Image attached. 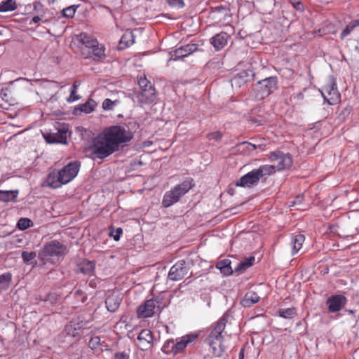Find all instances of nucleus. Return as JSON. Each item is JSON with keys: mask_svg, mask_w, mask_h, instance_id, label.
<instances>
[{"mask_svg": "<svg viewBox=\"0 0 359 359\" xmlns=\"http://www.w3.org/2000/svg\"><path fill=\"white\" fill-rule=\"evenodd\" d=\"M133 137L131 131L116 125L105 128L93 139L92 149L98 158L102 159L127 146Z\"/></svg>", "mask_w": 359, "mask_h": 359, "instance_id": "f257e3e1", "label": "nucleus"}, {"mask_svg": "<svg viewBox=\"0 0 359 359\" xmlns=\"http://www.w3.org/2000/svg\"><path fill=\"white\" fill-rule=\"evenodd\" d=\"M81 163L72 161L62 169H54L47 176L46 185L52 189H57L74 180L80 170Z\"/></svg>", "mask_w": 359, "mask_h": 359, "instance_id": "f03ea898", "label": "nucleus"}, {"mask_svg": "<svg viewBox=\"0 0 359 359\" xmlns=\"http://www.w3.org/2000/svg\"><path fill=\"white\" fill-rule=\"evenodd\" d=\"M230 316L224 313L214 325L206 338V342L215 357H220L225 351L224 343V332Z\"/></svg>", "mask_w": 359, "mask_h": 359, "instance_id": "7ed1b4c3", "label": "nucleus"}, {"mask_svg": "<svg viewBox=\"0 0 359 359\" xmlns=\"http://www.w3.org/2000/svg\"><path fill=\"white\" fill-rule=\"evenodd\" d=\"M67 248L57 240L49 241L43 245L39 252V258L45 262H54L59 257L67 253Z\"/></svg>", "mask_w": 359, "mask_h": 359, "instance_id": "20e7f679", "label": "nucleus"}, {"mask_svg": "<svg viewBox=\"0 0 359 359\" xmlns=\"http://www.w3.org/2000/svg\"><path fill=\"white\" fill-rule=\"evenodd\" d=\"M274 173L275 167L273 165L268 164L262 165L243 176L236 182V185L243 187H250L257 184L261 178L271 175Z\"/></svg>", "mask_w": 359, "mask_h": 359, "instance_id": "39448f33", "label": "nucleus"}, {"mask_svg": "<svg viewBox=\"0 0 359 359\" xmlns=\"http://www.w3.org/2000/svg\"><path fill=\"white\" fill-rule=\"evenodd\" d=\"M321 94L329 104L333 105L341 100V95L338 91L336 79L331 76L327 83L322 87Z\"/></svg>", "mask_w": 359, "mask_h": 359, "instance_id": "423d86ee", "label": "nucleus"}, {"mask_svg": "<svg viewBox=\"0 0 359 359\" xmlns=\"http://www.w3.org/2000/svg\"><path fill=\"white\" fill-rule=\"evenodd\" d=\"M277 86V78L270 76L257 82L256 86V97L263 100L269 97Z\"/></svg>", "mask_w": 359, "mask_h": 359, "instance_id": "0eeeda50", "label": "nucleus"}, {"mask_svg": "<svg viewBox=\"0 0 359 359\" xmlns=\"http://www.w3.org/2000/svg\"><path fill=\"white\" fill-rule=\"evenodd\" d=\"M269 159L271 162L278 161L276 165H273L275 167V172L282 171L285 169H289L292 163V157L290 154H285L280 151H276L269 153Z\"/></svg>", "mask_w": 359, "mask_h": 359, "instance_id": "6e6552de", "label": "nucleus"}, {"mask_svg": "<svg viewBox=\"0 0 359 359\" xmlns=\"http://www.w3.org/2000/svg\"><path fill=\"white\" fill-rule=\"evenodd\" d=\"M160 310L159 301L157 298H152L146 300L140 305L137 310L138 318H147L152 317Z\"/></svg>", "mask_w": 359, "mask_h": 359, "instance_id": "1a4fd4ad", "label": "nucleus"}, {"mask_svg": "<svg viewBox=\"0 0 359 359\" xmlns=\"http://www.w3.org/2000/svg\"><path fill=\"white\" fill-rule=\"evenodd\" d=\"M209 17L217 24L227 25L231 18V11L226 6H217L211 8Z\"/></svg>", "mask_w": 359, "mask_h": 359, "instance_id": "9d476101", "label": "nucleus"}, {"mask_svg": "<svg viewBox=\"0 0 359 359\" xmlns=\"http://www.w3.org/2000/svg\"><path fill=\"white\" fill-rule=\"evenodd\" d=\"M88 323L86 320H73L65 326V331L68 336L78 337L83 334L85 330L88 328Z\"/></svg>", "mask_w": 359, "mask_h": 359, "instance_id": "9b49d317", "label": "nucleus"}, {"mask_svg": "<svg viewBox=\"0 0 359 359\" xmlns=\"http://www.w3.org/2000/svg\"><path fill=\"white\" fill-rule=\"evenodd\" d=\"M154 345V335L149 329H143L137 337V346L142 351H148Z\"/></svg>", "mask_w": 359, "mask_h": 359, "instance_id": "f8f14e48", "label": "nucleus"}, {"mask_svg": "<svg viewBox=\"0 0 359 359\" xmlns=\"http://www.w3.org/2000/svg\"><path fill=\"white\" fill-rule=\"evenodd\" d=\"M188 273V269L184 260L176 262L170 269L168 278L173 281L182 280Z\"/></svg>", "mask_w": 359, "mask_h": 359, "instance_id": "ddd939ff", "label": "nucleus"}, {"mask_svg": "<svg viewBox=\"0 0 359 359\" xmlns=\"http://www.w3.org/2000/svg\"><path fill=\"white\" fill-rule=\"evenodd\" d=\"M346 301V298L343 295H332L326 302L329 312L335 313L339 311L344 306Z\"/></svg>", "mask_w": 359, "mask_h": 359, "instance_id": "4468645a", "label": "nucleus"}, {"mask_svg": "<svg viewBox=\"0 0 359 359\" xmlns=\"http://www.w3.org/2000/svg\"><path fill=\"white\" fill-rule=\"evenodd\" d=\"M76 39L80 44L79 47L82 53H83L85 48H87L88 51L91 48H94L96 45H98V41L95 37L85 32L76 35Z\"/></svg>", "mask_w": 359, "mask_h": 359, "instance_id": "2eb2a0df", "label": "nucleus"}, {"mask_svg": "<svg viewBox=\"0 0 359 359\" xmlns=\"http://www.w3.org/2000/svg\"><path fill=\"white\" fill-rule=\"evenodd\" d=\"M105 48L103 46L96 45L94 48H91L88 50V54L85 55L84 53H81L85 59L91 60L93 61L99 62L105 59Z\"/></svg>", "mask_w": 359, "mask_h": 359, "instance_id": "dca6fc26", "label": "nucleus"}, {"mask_svg": "<svg viewBox=\"0 0 359 359\" xmlns=\"http://www.w3.org/2000/svg\"><path fill=\"white\" fill-rule=\"evenodd\" d=\"M137 97L141 103L149 104L154 102L156 97L155 88L150 86L149 88L140 90Z\"/></svg>", "mask_w": 359, "mask_h": 359, "instance_id": "f3484780", "label": "nucleus"}, {"mask_svg": "<svg viewBox=\"0 0 359 359\" xmlns=\"http://www.w3.org/2000/svg\"><path fill=\"white\" fill-rule=\"evenodd\" d=\"M197 48V45L194 43L182 46L174 51V60L183 59L191 53L195 52Z\"/></svg>", "mask_w": 359, "mask_h": 359, "instance_id": "a211bd4d", "label": "nucleus"}, {"mask_svg": "<svg viewBox=\"0 0 359 359\" xmlns=\"http://www.w3.org/2000/svg\"><path fill=\"white\" fill-rule=\"evenodd\" d=\"M197 339V335H186L182 337L180 341H174V355L181 353L187 346Z\"/></svg>", "mask_w": 359, "mask_h": 359, "instance_id": "6ab92c4d", "label": "nucleus"}, {"mask_svg": "<svg viewBox=\"0 0 359 359\" xmlns=\"http://www.w3.org/2000/svg\"><path fill=\"white\" fill-rule=\"evenodd\" d=\"M229 37L227 33L222 32L210 39V43L215 50H219L226 45Z\"/></svg>", "mask_w": 359, "mask_h": 359, "instance_id": "aec40b11", "label": "nucleus"}, {"mask_svg": "<svg viewBox=\"0 0 359 359\" xmlns=\"http://www.w3.org/2000/svg\"><path fill=\"white\" fill-rule=\"evenodd\" d=\"M192 179L184 180L181 184L176 185L173 189V191L177 196L179 199L185 195L194 186Z\"/></svg>", "mask_w": 359, "mask_h": 359, "instance_id": "412c9836", "label": "nucleus"}, {"mask_svg": "<svg viewBox=\"0 0 359 359\" xmlns=\"http://www.w3.org/2000/svg\"><path fill=\"white\" fill-rule=\"evenodd\" d=\"M121 302V298L118 295L114 294L109 295L105 300L107 309L110 312L116 311L118 309Z\"/></svg>", "mask_w": 359, "mask_h": 359, "instance_id": "4be33fe9", "label": "nucleus"}, {"mask_svg": "<svg viewBox=\"0 0 359 359\" xmlns=\"http://www.w3.org/2000/svg\"><path fill=\"white\" fill-rule=\"evenodd\" d=\"M305 237L303 234H297L291 238L292 255L297 253L304 243Z\"/></svg>", "mask_w": 359, "mask_h": 359, "instance_id": "5701e85b", "label": "nucleus"}, {"mask_svg": "<svg viewBox=\"0 0 359 359\" xmlns=\"http://www.w3.org/2000/svg\"><path fill=\"white\" fill-rule=\"evenodd\" d=\"M259 295L254 291L248 292L241 301V304L245 307H250L259 301Z\"/></svg>", "mask_w": 359, "mask_h": 359, "instance_id": "b1692460", "label": "nucleus"}, {"mask_svg": "<svg viewBox=\"0 0 359 359\" xmlns=\"http://www.w3.org/2000/svg\"><path fill=\"white\" fill-rule=\"evenodd\" d=\"M179 200L180 199L175 194L173 190L171 189L165 193L162 201V205L165 208H168L178 202Z\"/></svg>", "mask_w": 359, "mask_h": 359, "instance_id": "393cba45", "label": "nucleus"}, {"mask_svg": "<svg viewBox=\"0 0 359 359\" xmlns=\"http://www.w3.org/2000/svg\"><path fill=\"white\" fill-rule=\"evenodd\" d=\"M240 70L241 71L233 78V81L239 86L245 83L248 80V77L253 74L250 69H240Z\"/></svg>", "mask_w": 359, "mask_h": 359, "instance_id": "a878e982", "label": "nucleus"}, {"mask_svg": "<svg viewBox=\"0 0 359 359\" xmlns=\"http://www.w3.org/2000/svg\"><path fill=\"white\" fill-rule=\"evenodd\" d=\"M135 35L133 32L127 31L121 36L119 45L121 48L129 47L135 43Z\"/></svg>", "mask_w": 359, "mask_h": 359, "instance_id": "bb28decb", "label": "nucleus"}, {"mask_svg": "<svg viewBox=\"0 0 359 359\" xmlns=\"http://www.w3.org/2000/svg\"><path fill=\"white\" fill-rule=\"evenodd\" d=\"M231 260L229 259H224L218 262L216 264L217 269H219L221 273L225 276H229L233 273V269L231 266Z\"/></svg>", "mask_w": 359, "mask_h": 359, "instance_id": "cd10ccee", "label": "nucleus"}, {"mask_svg": "<svg viewBox=\"0 0 359 359\" xmlns=\"http://www.w3.org/2000/svg\"><path fill=\"white\" fill-rule=\"evenodd\" d=\"M255 260V259L252 256L245 259V260L238 264L237 266L234 269L235 271L238 273H242L245 271L246 269H248L249 267L252 266L254 264Z\"/></svg>", "mask_w": 359, "mask_h": 359, "instance_id": "c85d7f7f", "label": "nucleus"}, {"mask_svg": "<svg viewBox=\"0 0 359 359\" xmlns=\"http://www.w3.org/2000/svg\"><path fill=\"white\" fill-rule=\"evenodd\" d=\"M95 264L93 262L83 260L80 264L79 269L80 272L86 275H90L95 269Z\"/></svg>", "mask_w": 359, "mask_h": 359, "instance_id": "c756f323", "label": "nucleus"}, {"mask_svg": "<svg viewBox=\"0 0 359 359\" xmlns=\"http://www.w3.org/2000/svg\"><path fill=\"white\" fill-rule=\"evenodd\" d=\"M18 195V191H2L0 190V201H14Z\"/></svg>", "mask_w": 359, "mask_h": 359, "instance_id": "7c9ffc66", "label": "nucleus"}, {"mask_svg": "<svg viewBox=\"0 0 359 359\" xmlns=\"http://www.w3.org/2000/svg\"><path fill=\"white\" fill-rule=\"evenodd\" d=\"M17 8V4L14 0H4L0 3V12L5 13L15 11Z\"/></svg>", "mask_w": 359, "mask_h": 359, "instance_id": "2f4dec72", "label": "nucleus"}, {"mask_svg": "<svg viewBox=\"0 0 359 359\" xmlns=\"http://www.w3.org/2000/svg\"><path fill=\"white\" fill-rule=\"evenodd\" d=\"M359 27V20H354L350 22L343 29L340 34L341 39H345L349 35L356 27Z\"/></svg>", "mask_w": 359, "mask_h": 359, "instance_id": "473e14b6", "label": "nucleus"}, {"mask_svg": "<svg viewBox=\"0 0 359 359\" xmlns=\"http://www.w3.org/2000/svg\"><path fill=\"white\" fill-rule=\"evenodd\" d=\"M1 97L9 104H14L15 98L12 90L8 88H4L1 91Z\"/></svg>", "mask_w": 359, "mask_h": 359, "instance_id": "72a5a7b5", "label": "nucleus"}, {"mask_svg": "<svg viewBox=\"0 0 359 359\" xmlns=\"http://www.w3.org/2000/svg\"><path fill=\"white\" fill-rule=\"evenodd\" d=\"M36 257V253L34 251H32V252L22 251L21 253V257H22L23 262L27 264H32V262L35 259Z\"/></svg>", "mask_w": 359, "mask_h": 359, "instance_id": "f704fd0d", "label": "nucleus"}, {"mask_svg": "<svg viewBox=\"0 0 359 359\" xmlns=\"http://www.w3.org/2000/svg\"><path fill=\"white\" fill-rule=\"evenodd\" d=\"M11 280L12 275L10 273L0 275V289H7Z\"/></svg>", "mask_w": 359, "mask_h": 359, "instance_id": "c9c22d12", "label": "nucleus"}, {"mask_svg": "<svg viewBox=\"0 0 359 359\" xmlns=\"http://www.w3.org/2000/svg\"><path fill=\"white\" fill-rule=\"evenodd\" d=\"M278 313L283 318H292L296 315V309L294 308L280 309Z\"/></svg>", "mask_w": 359, "mask_h": 359, "instance_id": "e433bc0d", "label": "nucleus"}, {"mask_svg": "<svg viewBox=\"0 0 359 359\" xmlns=\"http://www.w3.org/2000/svg\"><path fill=\"white\" fill-rule=\"evenodd\" d=\"M174 340H167L161 348V351L165 354H173L174 355Z\"/></svg>", "mask_w": 359, "mask_h": 359, "instance_id": "4c0bfd02", "label": "nucleus"}, {"mask_svg": "<svg viewBox=\"0 0 359 359\" xmlns=\"http://www.w3.org/2000/svg\"><path fill=\"white\" fill-rule=\"evenodd\" d=\"M77 6L72 5L67 8H63L61 11L62 15L65 18H73L77 9Z\"/></svg>", "mask_w": 359, "mask_h": 359, "instance_id": "58836bf2", "label": "nucleus"}, {"mask_svg": "<svg viewBox=\"0 0 359 359\" xmlns=\"http://www.w3.org/2000/svg\"><path fill=\"white\" fill-rule=\"evenodd\" d=\"M95 107V102L93 100H88L85 104L81 106V111L86 114L92 112Z\"/></svg>", "mask_w": 359, "mask_h": 359, "instance_id": "ea45409f", "label": "nucleus"}, {"mask_svg": "<svg viewBox=\"0 0 359 359\" xmlns=\"http://www.w3.org/2000/svg\"><path fill=\"white\" fill-rule=\"evenodd\" d=\"M137 83H138L140 90L146 88H149L150 86H154L151 83L150 81H149L146 78L144 74L137 76Z\"/></svg>", "mask_w": 359, "mask_h": 359, "instance_id": "a19ab883", "label": "nucleus"}, {"mask_svg": "<svg viewBox=\"0 0 359 359\" xmlns=\"http://www.w3.org/2000/svg\"><path fill=\"white\" fill-rule=\"evenodd\" d=\"M55 135V142L56 143H67V131L65 130H59L56 133H54Z\"/></svg>", "mask_w": 359, "mask_h": 359, "instance_id": "79ce46f5", "label": "nucleus"}, {"mask_svg": "<svg viewBox=\"0 0 359 359\" xmlns=\"http://www.w3.org/2000/svg\"><path fill=\"white\" fill-rule=\"evenodd\" d=\"M239 150L241 149V151H248L249 152H251L256 149V146L252 143H249L247 142H242L238 145Z\"/></svg>", "mask_w": 359, "mask_h": 359, "instance_id": "37998d69", "label": "nucleus"}, {"mask_svg": "<svg viewBox=\"0 0 359 359\" xmlns=\"http://www.w3.org/2000/svg\"><path fill=\"white\" fill-rule=\"evenodd\" d=\"M32 221L27 218H20L18 222V226L21 230H25L31 226Z\"/></svg>", "mask_w": 359, "mask_h": 359, "instance_id": "c03bdc74", "label": "nucleus"}, {"mask_svg": "<svg viewBox=\"0 0 359 359\" xmlns=\"http://www.w3.org/2000/svg\"><path fill=\"white\" fill-rule=\"evenodd\" d=\"M100 345V338L97 336L91 337L88 342V346L92 350L97 349Z\"/></svg>", "mask_w": 359, "mask_h": 359, "instance_id": "a18cd8bd", "label": "nucleus"}, {"mask_svg": "<svg viewBox=\"0 0 359 359\" xmlns=\"http://www.w3.org/2000/svg\"><path fill=\"white\" fill-rule=\"evenodd\" d=\"M166 2L170 6L177 9L182 8L185 6L184 0H166Z\"/></svg>", "mask_w": 359, "mask_h": 359, "instance_id": "49530a36", "label": "nucleus"}, {"mask_svg": "<svg viewBox=\"0 0 359 359\" xmlns=\"http://www.w3.org/2000/svg\"><path fill=\"white\" fill-rule=\"evenodd\" d=\"M118 103V100L112 101L109 98L105 99L102 102V108L104 110H111L114 105Z\"/></svg>", "mask_w": 359, "mask_h": 359, "instance_id": "de8ad7c7", "label": "nucleus"}, {"mask_svg": "<svg viewBox=\"0 0 359 359\" xmlns=\"http://www.w3.org/2000/svg\"><path fill=\"white\" fill-rule=\"evenodd\" d=\"M34 11L39 15L41 17L44 15V8L43 4L39 1H35L33 4Z\"/></svg>", "mask_w": 359, "mask_h": 359, "instance_id": "09e8293b", "label": "nucleus"}, {"mask_svg": "<svg viewBox=\"0 0 359 359\" xmlns=\"http://www.w3.org/2000/svg\"><path fill=\"white\" fill-rule=\"evenodd\" d=\"M304 97L303 92H299L292 95L289 100L291 103L297 104L299 102L303 100Z\"/></svg>", "mask_w": 359, "mask_h": 359, "instance_id": "8fccbe9b", "label": "nucleus"}, {"mask_svg": "<svg viewBox=\"0 0 359 359\" xmlns=\"http://www.w3.org/2000/svg\"><path fill=\"white\" fill-rule=\"evenodd\" d=\"M209 140H215L216 141L220 140L222 137V134L219 131H215L210 133L207 136Z\"/></svg>", "mask_w": 359, "mask_h": 359, "instance_id": "3c124183", "label": "nucleus"}, {"mask_svg": "<svg viewBox=\"0 0 359 359\" xmlns=\"http://www.w3.org/2000/svg\"><path fill=\"white\" fill-rule=\"evenodd\" d=\"M123 233L121 228H118L115 231L113 230L110 232V236L113 237L114 241H118L120 239V236Z\"/></svg>", "mask_w": 359, "mask_h": 359, "instance_id": "603ef678", "label": "nucleus"}, {"mask_svg": "<svg viewBox=\"0 0 359 359\" xmlns=\"http://www.w3.org/2000/svg\"><path fill=\"white\" fill-rule=\"evenodd\" d=\"M43 137L45 139V140L46 141V142L49 143V144H54V143H56L55 142V135H54V133H47V134H43Z\"/></svg>", "mask_w": 359, "mask_h": 359, "instance_id": "864d4df0", "label": "nucleus"}, {"mask_svg": "<svg viewBox=\"0 0 359 359\" xmlns=\"http://www.w3.org/2000/svg\"><path fill=\"white\" fill-rule=\"evenodd\" d=\"M80 96L76 94V90L71 89L70 96L67 98V102H72L79 100Z\"/></svg>", "mask_w": 359, "mask_h": 359, "instance_id": "5fc2aeb1", "label": "nucleus"}, {"mask_svg": "<svg viewBox=\"0 0 359 359\" xmlns=\"http://www.w3.org/2000/svg\"><path fill=\"white\" fill-rule=\"evenodd\" d=\"M129 356L124 352H118L114 355L115 359H128Z\"/></svg>", "mask_w": 359, "mask_h": 359, "instance_id": "6e6d98bb", "label": "nucleus"}, {"mask_svg": "<svg viewBox=\"0 0 359 359\" xmlns=\"http://www.w3.org/2000/svg\"><path fill=\"white\" fill-rule=\"evenodd\" d=\"M251 62H250V65H258L259 63V58L258 56H255V57H253L252 59H251Z\"/></svg>", "mask_w": 359, "mask_h": 359, "instance_id": "4d7b16f0", "label": "nucleus"}, {"mask_svg": "<svg viewBox=\"0 0 359 359\" xmlns=\"http://www.w3.org/2000/svg\"><path fill=\"white\" fill-rule=\"evenodd\" d=\"M41 15H36V16H34L33 18L32 19L31 22H29V25H32V23H38L39 22L41 21Z\"/></svg>", "mask_w": 359, "mask_h": 359, "instance_id": "13d9d810", "label": "nucleus"}, {"mask_svg": "<svg viewBox=\"0 0 359 359\" xmlns=\"http://www.w3.org/2000/svg\"><path fill=\"white\" fill-rule=\"evenodd\" d=\"M79 86H80V81H75L74 82V83L72 84V86L71 89L77 90V88H79Z\"/></svg>", "mask_w": 359, "mask_h": 359, "instance_id": "bf43d9fd", "label": "nucleus"}, {"mask_svg": "<svg viewBox=\"0 0 359 359\" xmlns=\"http://www.w3.org/2000/svg\"><path fill=\"white\" fill-rule=\"evenodd\" d=\"M244 353H245V348H242L239 352V355H238L239 359H244Z\"/></svg>", "mask_w": 359, "mask_h": 359, "instance_id": "052dcab7", "label": "nucleus"}, {"mask_svg": "<svg viewBox=\"0 0 359 359\" xmlns=\"http://www.w3.org/2000/svg\"><path fill=\"white\" fill-rule=\"evenodd\" d=\"M217 60L216 58H214L212 60L208 62L207 65H212L213 64H215V60Z\"/></svg>", "mask_w": 359, "mask_h": 359, "instance_id": "680f3d73", "label": "nucleus"}, {"mask_svg": "<svg viewBox=\"0 0 359 359\" xmlns=\"http://www.w3.org/2000/svg\"><path fill=\"white\" fill-rule=\"evenodd\" d=\"M299 6H301V4L299 2H297V5L294 4V7L297 8V9H299Z\"/></svg>", "mask_w": 359, "mask_h": 359, "instance_id": "e2e57ef3", "label": "nucleus"}, {"mask_svg": "<svg viewBox=\"0 0 359 359\" xmlns=\"http://www.w3.org/2000/svg\"><path fill=\"white\" fill-rule=\"evenodd\" d=\"M217 64L218 65H219L220 64H222V62H221V61H220L219 60H217Z\"/></svg>", "mask_w": 359, "mask_h": 359, "instance_id": "0e129e2a", "label": "nucleus"}, {"mask_svg": "<svg viewBox=\"0 0 359 359\" xmlns=\"http://www.w3.org/2000/svg\"><path fill=\"white\" fill-rule=\"evenodd\" d=\"M287 93H290V89H287Z\"/></svg>", "mask_w": 359, "mask_h": 359, "instance_id": "69168bd1", "label": "nucleus"}]
</instances>
